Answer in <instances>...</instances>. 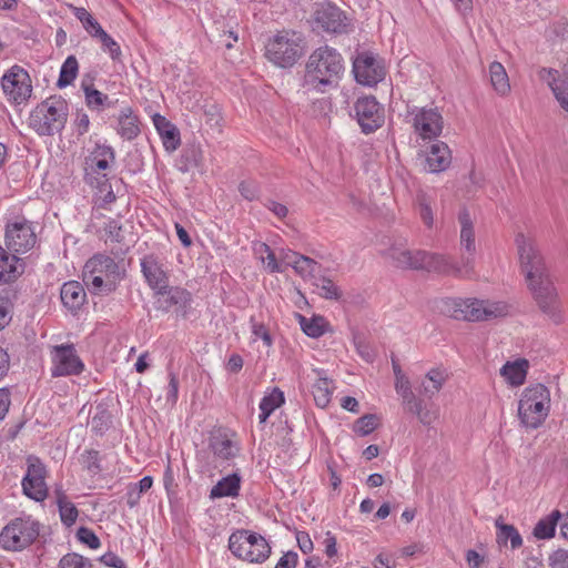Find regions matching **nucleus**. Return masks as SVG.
<instances>
[{
    "label": "nucleus",
    "mask_w": 568,
    "mask_h": 568,
    "mask_svg": "<svg viewBox=\"0 0 568 568\" xmlns=\"http://www.w3.org/2000/svg\"><path fill=\"white\" fill-rule=\"evenodd\" d=\"M490 83L494 90L505 95L510 91L509 79L504 65L497 61H494L489 65Z\"/></svg>",
    "instance_id": "nucleus-32"
},
{
    "label": "nucleus",
    "mask_w": 568,
    "mask_h": 568,
    "mask_svg": "<svg viewBox=\"0 0 568 568\" xmlns=\"http://www.w3.org/2000/svg\"><path fill=\"white\" fill-rule=\"evenodd\" d=\"M353 72L358 83L373 87L385 78V67L381 59L371 52L359 53L353 62Z\"/></svg>",
    "instance_id": "nucleus-13"
},
{
    "label": "nucleus",
    "mask_w": 568,
    "mask_h": 568,
    "mask_svg": "<svg viewBox=\"0 0 568 568\" xmlns=\"http://www.w3.org/2000/svg\"><path fill=\"white\" fill-rule=\"evenodd\" d=\"M314 285L323 298L337 301L342 296L339 287L328 277H318Z\"/></svg>",
    "instance_id": "nucleus-40"
},
{
    "label": "nucleus",
    "mask_w": 568,
    "mask_h": 568,
    "mask_svg": "<svg viewBox=\"0 0 568 568\" xmlns=\"http://www.w3.org/2000/svg\"><path fill=\"white\" fill-rule=\"evenodd\" d=\"M1 87L8 99L17 104L26 101L32 92L30 75L19 65L11 67L2 75Z\"/></svg>",
    "instance_id": "nucleus-12"
},
{
    "label": "nucleus",
    "mask_w": 568,
    "mask_h": 568,
    "mask_svg": "<svg viewBox=\"0 0 568 568\" xmlns=\"http://www.w3.org/2000/svg\"><path fill=\"white\" fill-rule=\"evenodd\" d=\"M452 162V154L448 145L437 141L433 143L426 155L427 170L430 173H439L448 169Z\"/></svg>",
    "instance_id": "nucleus-22"
},
{
    "label": "nucleus",
    "mask_w": 568,
    "mask_h": 568,
    "mask_svg": "<svg viewBox=\"0 0 568 568\" xmlns=\"http://www.w3.org/2000/svg\"><path fill=\"white\" fill-rule=\"evenodd\" d=\"M298 555L295 551L285 552L277 561L275 568H296Z\"/></svg>",
    "instance_id": "nucleus-61"
},
{
    "label": "nucleus",
    "mask_w": 568,
    "mask_h": 568,
    "mask_svg": "<svg viewBox=\"0 0 568 568\" xmlns=\"http://www.w3.org/2000/svg\"><path fill=\"white\" fill-rule=\"evenodd\" d=\"M52 362L51 372L54 377L79 375L84 367L73 345L54 346Z\"/></svg>",
    "instance_id": "nucleus-15"
},
{
    "label": "nucleus",
    "mask_w": 568,
    "mask_h": 568,
    "mask_svg": "<svg viewBox=\"0 0 568 568\" xmlns=\"http://www.w3.org/2000/svg\"><path fill=\"white\" fill-rule=\"evenodd\" d=\"M399 395L402 397L403 404L405 405L407 410L410 413H413L415 409H417L419 407L420 404H423V400L418 399L415 396L412 388L400 393Z\"/></svg>",
    "instance_id": "nucleus-59"
},
{
    "label": "nucleus",
    "mask_w": 568,
    "mask_h": 568,
    "mask_svg": "<svg viewBox=\"0 0 568 568\" xmlns=\"http://www.w3.org/2000/svg\"><path fill=\"white\" fill-rule=\"evenodd\" d=\"M353 111L362 132L365 134L375 132L384 124V108L373 95L358 98L354 103Z\"/></svg>",
    "instance_id": "nucleus-10"
},
{
    "label": "nucleus",
    "mask_w": 568,
    "mask_h": 568,
    "mask_svg": "<svg viewBox=\"0 0 568 568\" xmlns=\"http://www.w3.org/2000/svg\"><path fill=\"white\" fill-rule=\"evenodd\" d=\"M58 568H92V564L77 552H69L60 559Z\"/></svg>",
    "instance_id": "nucleus-46"
},
{
    "label": "nucleus",
    "mask_w": 568,
    "mask_h": 568,
    "mask_svg": "<svg viewBox=\"0 0 568 568\" xmlns=\"http://www.w3.org/2000/svg\"><path fill=\"white\" fill-rule=\"evenodd\" d=\"M118 132L122 138L126 140H133L139 135V120L138 116L132 113L131 108H125L122 110L119 118Z\"/></svg>",
    "instance_id": "nucleus-31"
},
{
    "label": "nucleus",
    "mask_w": 568,
    "mask_h": 568,
    "mask_svg": "<svg viewBox=\"0 0 568 568\" xmlns=\"http://www.w3.org/2000/svg\"><path fill=\"white\" fill-rule=\"evenodd\" d=\"M36 244V234L31 224L26 221L8 223L6 227V245L13 253H26Z\"/></svg>",
    "instance_id": "nucleus-14"
},
{
    "label": "nucleus",
    "mask_w": 568,
    "mask_h": 568,
    "mask_svg": "<svg viewBox=\"0 0 568 568\" xmlns=\"http://www.w3.org/2000/svg\"><path fill=\"white\" fill-rule=\"evenodd\" d=\"M85 283L94 294H109L116 288V282L114 278L104 280L102 275H94L91 281L88 278Z\"/></svg>",
    "instance_id": "nucleus-42"
},
{
    "label": "nucleus",
    "mask_w": 568,
    "mask_h": 568,
    "mask_svg": "<svg viewBox=\"0 0 568 568\" xmlns=\"http://www.w3.org/2000/svg\"><path fill=\"white\" fill-rule=\"evenodd\" d=\"M114 160L115 155L111 146L97 144L91 154L85 159V181L93 184V174L106 170Z\"/></svg>",
    "instance_id": "nucleus-17"
},
{
    "label": "nucleus",
    "mask_w": 568,
    "mask_h": 568,
    "mask_svg": "<svg viewBox=\"0 0 568 568\" xmlns=\"http://www.w3.org/2000/svg\"><path fill=\"white\" fill-rule=\"evenodd\" d=\"M551 568H568V550L557 549L548 558Z\"/></svg>",
    "instance_id": "nucleus-55"
},
{
    "label": "nucleus",
    "mask_w": 568,
    "mask_h": 568,
    "mask_svg": "<svg viewBox=\"0 0 568 568\" xmlns=\"http://www.w3.org/2000/svg\"><path fill=\"white\" fill-rule=\"evenodd\" d=\"M262 250L267 254L265 258H263L264 262H266V268L271 273H281L283 272L281 265L277 263L276 256L274 252L271 250V247L267 244H262Z\"/></svg>",
    "instance_id": "nucleus-56"
},
{
    "label": "nucleus",
    "mask_w": 568,
    "mask_h": 568,
    "mask_svg": "<svg viewBox=\"0 0 568 568\" xmlns=\"http://www.w3.org/2000/svg\"><path fill=\"white\" fill-rule=\"evenodd\" d=\"M55 497L61 521L68 527L72 526L79 515L77 507L69 501L67 495L61 489H55Z\"/></svg>",
    "instance_id": "nucleus-34"
},
{
    "label": "nucleus",
    "mask_w": 568,
    "mask_h": 568,
    "mask_svg": "<svg viewBox=\"0 0 568 568\" xmlns=\"http://www.w3.org/2000/svg\"><path fill=\"white\" fill-rule=\"evenodd\" d=\"M85 31L94 38H98L101 31H104L100 23L92 17V14L82 23Z\"/></svg>",
    "instance_id": "nucleus-63"
},
{
    "label": "nucleus",
    "mask_w": 568,
    "mask_h": 568,
    "mask_svg": "<svg viewBox=\"0 0 568 568\" xmlns=\"http://www.w3.org/2000/svg\"><path fill=\"white\" fill-rule=\"evenodd\" d=\"M386 255L402 270L434 272L444 275L467 276L470 274L469 257L464 258V268L456 266L448 256L424 250L390 246Z\"/></svg>",
    "instance_id": "nucleus-2"
},
{
    "label": "nucleus",
    "mask_w": 568,
    "mask_h": 568,
    "mask_svg": "<svg viewBox=\"0 0 568 568\" xmlns=\"http://www.w3.org/2000/svg\"><path fill=\"white\" fill-rule=\"evenodd\" d=\"M68 103L61 97H50L39 103L29 116V125L39 135L60 133L68 121Z\"/></svg>",
    "instance_id": "nucleus-4"
},
{
    "label": "nucleus",
    "mask_w": 568,
    "mask_h": 568,
    "mask_svg": "<svg viewBox=\"0 0 568 568\" xmlns=\"http://www.w3.org/2000/svg\"><path fill=\"white\" fill-rule=\"evenodd\" d=\"M300 324L302 331L312 338H318L324 335L329 326L328 322L320 315L312 318L300 315Z\"/></svg>",
    "instance_id": "nucleus-35"
},
{
    "label": "nucleus",
    "mask_w": 568,
    "mask_h": 568,
    "mask_svg": "<svg viewBox=\"0 0 568 568\" xmlns=\"http://www.w3.org/2000/svg\"><path fill=\"white\" fill-rule=\"evenodd\" d=\"M561 518L559 510L551 511L545 518H541L534 528V536L537 539H549L555 536L556 526L558 520Z\"/></svg>",
    "instance_id": "nucleus-33"
},
{
    "label": "nucleus",
    "mask_w": 568,
    "mask_h": 568,
    "mask_svg": "<svg viewBox=\"0 0 568 568\" xmlns=\"http://www.w3.org/2000/svg\"><path fill=\"white\" fill-rule=\"evenodd\" d=\"M528 361L520 358L515 362H507L500 368V375L513 386L523 385L527 375Z\"/></svg>",
    "instance_id": "nucleus-28"
},
{
    "label": "nucleus",
    "mask_w": 568,
    "mask_h": 568,
    "mask_svg": "<svg viewBox=\"0 0 568 568\" xmlns=\"http://www.w3.org/2000/svg\"><path fill=\"white\" fill-rule=\"evenodd\" d=\"M141 270L152 290L161 292L168 288L169 277L154 255H146L142 258Z\"/></svg>",
    "instance_id": "nucleus-20"
},
{
    "label": "nucleus",
    "mask_w": 568,
    "mask_h": 568,
    "mask_svg": "<svg viewBox=\"0 0 568 568\" xmlns=\"http://www.w3.org/2000/svg\"><path fill=\"white\" fill-rule=\"evenodd\" d=\"M458 221L460 223V245L473 256L476 252L475 232L473 220L467 209H463L458 213Z\"/></svg>",
    "instance_id": "nucleus-27"
},
{
    "label": "nucleus",
    "mask_w": 568,
    "mask_h": 568,
    "mask_svg": "<svg viewBox=\"0 0 568 568\" xmlns=\"http://www.w3.org/2000/svg\"><path fill=\"white\" fill-rule=\"evenodd\" d=\"M98 39L102 48L106 50L113 60H119L121 57V49L116 41H114L105 31H101Z\"/></svg>",
    "instance_id": "nucleus-51"
},
{
    "label": "nucleus",
    "mask_w": 568,
    "mask_h": 568,
    "mask_svg": "<svg viewBox=\"0 0 568 568\" xmlns=\"http://www.w3.org/2000/svg\"><path fill=\"white\" fill-rule=\"evenodd\" d=\"M153 123L162 139V143L165 150L170 152L175 151L181 144L180 132L178 128L172 124L165 116L159 113L153 115Z\"/></svg>",
    "instance_id": "nucleus-23"
},
{
    "label": "nucleus",
    "mask_w": 568,
    "mask_h": 568,
    "mask_svg": "<svg viewBox=\"0 0 568 568\" xmlns=\"http://www.w3.org/2000/svg\"><path fill=\"white\" fill-rule=\"evenodd\" d=\"M17 262L16 255H8L6 262L0 263V284L9 283L17 277Z\"/></svg>",
    "instance_id": "nucleus-48"
},
{
    "label": "nucleus",
    "mask_w": 568,
    "mask_h": 568,
    "mask_svg": "<svg viewBox=\"0 0 568 568\" xmlns=\"http://www.w3.org/2000/svg\"><path fill=\"white\" fill-rule=\"evenodd\" d=\"M521 272L539 310L554 323L562 321L557 290L550 276L549 266L537 243L523 233L515 239Z\"/></svg>",
    "instance_id": "nucleus-1"
},
{
    "label": "nucleus",
    "mask_w": 568,
    "mask_h": 568,
    "mask_svg": "<svg viewBox=\"0 0 568 568\" xmlns=\"http://www.w3.org/2000/svg\"><path fill=\"white\" fill-rule=\"evenodd\" d=\"M60 297L62 304L71 312L80 310L84 304L87 293L80 282L70 281L65 282L60 290Z\"/></svg>",
    "instance_id": "nucleus-24"
},
{
    "label": "nucleus",
    "mask_w": 568,
    "mask_h": 568,
    "mask_svg": "<svg viewBox=\"0 0 568 568\" xmlns=\"http://www.w3.org/2000/svg\"><path fill=\"white\" fill-rule=\"evenodd\" d=\"M333 382L326 377H320L313 385V396L316 405L321 408H325L332 398L333 394Z\"/></svg>",
    "instance_id": "nucleus-38"
},
{
    "label": "nucleus",
    "mask_w": 568,
    "mask_h": 568,
    "mask_svg": "<svg viewBox=\"0 0 568 568\" xmlns=\"http://www.w3.org/2000/svg\"><path fill=\"white\" fill-rule=\"evenodd\" d=\"M538 75L551 89L560 106L568 112V77L558 70L547 68H541Z\"/></svg>",
    "instance_id": "nucleus-18"
},
{
    "label": "nucleus",
    "mask_w": 568,
    "mask_h": 568,
    "mask_svg": "<svg viewBox=\"0 0 568 568\" xmlns=\"http://www.w3.org/2000/svg\"><path fill=\"white\" fill-rule=\"evenodd\" d=\"M82 464L92 474H98L102 470L100 465V454L98 450L90 449L82 454Z\"/></svg>",
    "instance_id": "nucleus-50"
},
{
    "label": "nucleus",
    "mask_w": 568,
    "mask_h": 568,
    "mask_svg": "<svg viewBox=\"0 0 568 568\" xmlns=\"http://www.w3.org/2000/svg\"><path fill=\"white\" fill-rule=\"evenodd\" d=\"M239 191L241 195L248 201L257 199L260 193L258 185L254 181H242L239 185Z\"/></svg>",
    "instance_id": "nucleus-54"
},
{
    "label": "nucleus",
    "mask_w": 568,
    "mask_h": 568,
    "mask_svg": "<svg viewBox=\"0 0 568 568\" xmlns=\"http://www.w3.org/2000/svg\"><path fill=\"white\" fill-rule=\"evenodd\" d=\"M105 234L111 242L121 243L124 239L122 225L116 220H110L104 227Z\"/></svg>",
    "instance_id": "nucleus-53"
},
{
    "label": "nucleus",
    "mask_w": 568,
    "mask_h": 568,
    "mask_svg": "<svg viewBox=\"0 0 568 568\" xmlns=\"http://www.w3.org/2000/svg\"><path fill=\"white\" fill-rule=\"evenodd\" d=\"M209 447L215 457L223 460L235 457L239 452L236 445L226 435L222 434L213 435L210 438Z\"/></svg>",
    "instance_id": "nucleus-29"
},
{
    "label": "nucleus",
    "mask_w": 568,
    "mask_h": 568,
    "mask_svg": "<svg viewBox=\"0 0 568 568\" xmlns=\"http://www.w3.org/2000/svg\"><path fill=\"white\" fill-rule=\"evenodd\" d=\"M508 540H510L513 549L519 548L523 545V538L513 525L501 527V532L497 534V542L499 545H506Z\"/></svg>",
    "instance_id": "nucleus-43"
},
{
    "label": "nucleus",
    "mask_w": 568,
    "mask_h": 568,
    "mask_svg": "<svg viewBox=\"0 0 568 568\" xmlns=\"http://www.w3.org/2000/svg\"><path fill=\"white\" fill-rule=\"evenodd\" d=\"M447 373L440 368H433L426 374V378L430 384H426V382L422 383V393L427 397H433L437 394L444 383L447 379Z\"/></svg>",
    "instance_id": "nucleus-36"
},
{
    "label": "nucleus",
    "mask_w": 568,
    "mask_h": 568,
    "mask_svg": "<svg viewBox=\"0 0 568 568\" xmlns=\"http://www.w3.org/2000/svg\"><path fill=\"white\" fill-rule=\"evenodd\" d=\"M354 344L358 354L366 361L372 362L374 359V352L372 348L365 343L362 336H354Z\"/></svg>",
    "instance_id": "nucleus-58"
},
{
    "label": "nucleus",
    "mask_w": 568,
    "mask_h": 568,
    "mask_svg": "<svg viewBox=\"0 0 568 568\" xmlns=\"http://www.w3.org/2000/svg\"><path fill=\"white\" fill-rule=\"evenodd\" d=\"M111 415L105 408H97L91 419V428L98 435H103L110 427Z\"/></svg>",
    "instance_id": "nucleus-44"
},
{
    "label": "nucleus",
    "mask_w": 568,
    "mask_h": 568,
    "mask_svg": "<svg viewBox=\"0 0 568 568\" xmlns=\"http://www.w3.org/2000/svg\"><path fill=\"white\" fill-rule=\"evenodd\" d=\"M377 426V416L374 414H366L358 418L354 424V432L361 436L371 434Z\"/></svg>",
    "instance_id": "nucleus-49"
},
{
    "label": "nucleus",
    "mask_w": 568,
    "mask_h": 568,
    "mask_svg": "<svg viewBox=\"0 0 568 568\" xmlns=\"http://www.w3.org/2000/svg\"><path fill=\"white\" fill-rule=\"evenodd\" d=\"M241 489V476L233 473L220 479L210 491V498L237 497Z\"/></svg>",
    "instance_id": "nucleus-26"
},
{
    "label": "nucleus",
    "mask_w": 568,
    "mask_h": 568,
    "mask_svg": "<svg viewBox=\"0 0 568 568\" xmlns=\"http://www.w3.org/2000/svg\"><path fill=\"white\" fill-rule=\"evenodd\" d=\"M450 301L452 315L456 320L468 322L490 321L509 313L505 302H490L477 298H447Z\"/></svg>",
    "instance_id": "nucleus-5"
},
{
    "label": "nucleus",
    "mask_w": 568,
    "mask_h": 568,
    "mask_svg": "<svg viewBox=\"0 0 568 568\" xmlns=\"http://www.w3.org/2000/svg\"><path fill=\"white\" fill-rule=\"evenodd\" d=\"M99 560L108 567L126 568L124 560H122L118 555L111 551L102 555L99 558Z\"/></svg>",
    "instance_id": "nucleus-62"
},
{
    "label": "nucleus",
    "mask_w": 568,
    "mask_h": 568,
    "mask_svg": "<svg viewBox=\"0 0 568 568\" xmlns=\"http://www.w3.org/2000/svg\"><path fill=\"white\" fill-rule=\"evenodd\" d=\"M115 199L116 196L106 179L98 183L95 202L99 206L105 207L106 205L113 203Z\"/></svg>",
    "instance_id": "nucleus-45"
},
{
    "label": "nucleus",
    "mask_w": 568,
    "mask_h": 568,
    "mask_svg": "<svg viewBox=\"0 0 568 568\" xmlns=\"http://www.w3.org/2000/svg\"><path fill=\"white\" fill-rule=\"evenodd\" d=\"M344 71L342 55L328 45L314 50L305 64L302 87L307 91L325 92L337 83Z\"/></svg>",
    "instance_id": "nucleus-3"
},
{
    "label": "nucleus",
    "mask_w": 568,
    "mask_h": 568,
    "mask_svg": "<svg viewBox=\"0 0 568 568\" xmlns=\"http://www.w3.org/2000/svg\"><path fill=\"white\" fill-rule=\"evenodd\" d=\"M85 271L91 274L100 273L105 274L106 278H114L115 282L120 278L119 265L115 261L106 255L97 254L91 257L85 264Z\"/></svg>",
    "instance_id": "nucleus-25"
},
{
    "label": "nucleus",
    "mask_w": 568,
    "mask_h": 568,
    "mask_svg": "<svg viewBox=\"0 0 568 568\" xmlns=\"http://www.w3.org/2000/svg\"><path fill=\"white\" fill-rule=\"evenodd\" d=\"M85 95V103L89 109L95 111H103L105 109L114 108L116 100H111L109 95L102 93L93 87L82 83Z\"/></svg>",
    "instance_id": "nucleus-30"
},
{
    "label": "nucleus",
    "mask_w": 568,
    "mask_h": 568,
    "mask_svg": "<svg viewBox=\"0 0 568 568\" xmlns=\"http://www.w3.org/2000/svg\"><path fill=\"white\" fill-rule=\"evenodd\" d=\"M45 476L47 468L40 458L29 456L27 458V473L21 483L24 495L36 501H43L48 497Z\"/></svg>",
    "instance_id": "nucleus-11"
},
{
    "label": "nucleus",
    "mask_w": 568,
    "mask_h": 568,
    "mask_svg": "<svg viewBox=\"0 0 568 568\" xmlns=\"http://www.w3.org/2000/svg\"><path fill=\"white\" fill-rule=\"evenodd\" d=\"M74 123H75V130H77L78 135H83L88 132L89 125H90V120H89L88 114H85L83 112L77 113Z\"/></svg>",
    "instance_id": "nucleus-64"
},
{
    "label": "nucleus",
    "mask_w": 568,
    "mask_h": 568,
    "mask_svg": "<svg viewBox=\"0 0 568 568\" xmlns=\"http://www.w3.org/2000/svg\"><path fill=\"white\" fill-rule=\"evenodd\" d=\"M550 408V393L542 384L527 387L519 400L518 415L526 427L537 428L548 416Z\"/></svg>",
    "instance_id": "nucleus-6"
},
{
    "label": "nucleus",
    "mask_w": 568,
    "mask_h": 568,
    "mask_svg": "<svg viewBox=\"0 0 568 568\" xmlns=\"http://www.w3.org/2000/svg\"><path fill=\"white\" fill-rule=\"evenodd\" d=\"M418 213L427 227H433L434 225V215H433V201L432 199L424 192H419L416 196Z\"/></svg>",
    "instance_id": "nucleus-41"
},
{
    "label": "nucleus",
    "mask_w": 568,
    "mask_h": 568,
    "mask_svg": "<svg viewBox=\"0 0 568 568\" xmlns=\"http://www.w3.org/2000/svg\"><path fill=\"white\" fill-rule=\"evenodd\" d=\"M229 549L235 557L255 564L264 562L271 555V546L263 536L244 529L230 536Z\"/></svg>",
    "instance_id": "nucleus-7"
},
{
    "label": "nucleus",
    "mask_w": 568,
    "mask_h": 568,
    "mask_svg": "<svg viewBox=\"0 0 568 568\" xmlns=\"http://www.w3.org/2000/svg\"><path fill=\"white\" fill-rule=\"evenodd\" d=\"M77 537L82 544L88 545L91 549H97L101 545L100 539L94 531L87 527H80L77 531Z\"/></svg>",
    "instance_id": "nucleus-52"
},
{
    "label": "nucleus",
    "mask_w": 568,
    "mask_h": 568,
    "mask_svg": "<svg viewBox=\"0 0 568 568\" xmlns=\"http://www.w3.org/2000/svg\"><path fill=\"white\" fill-rule=\"evenodd\" d=\"M316 22L326 32L342 33L346 28V17L339 8L333 4L323 6L316 11Z\"/></svg>",
    "instance_id": "nucleus-19"
},
{
    "label": "nucleus",
    "mask_w": 568,
    "mask_h": 568,
    "mask_svg": "<svg viewBox=\"0 0 568 568\" xmlns=\"http://www.w3.org/2000/svg\"><path fill=\"white\" fill-rule=\"evenodd\" d=\"M288 264L293 266L296 273H298L303 277L312 276L314 277L318 263L313 258L301 255L298 253H292L290 256Z\"/></svg>",
    "instance_id": "nucleus-37"
},
{
    "label": "nucleus",
    "mask_w": 568,
    "mask_h": 568,
    "mask_svg": "<svg viewBox=\"0 0 568 568\" xmlns=\"http://www.w3.org/2000/svg\"><path fill=\"white\" fill-rule=\"evenodd\" d=\"M79 63L74 55H69L62 63L57 85L62 89L70 85L77 78Z\"/></svg>",
    "instance_id": "nucleus-39"
},
{
    "label": "nucleus",
    "mask_w": 568,
    "mask_h": 568,
    "mask_svg": "<svg viewBox=\"0 0 568 568\" xmlns=\"http://www.w3.org/2000/svg\"><path fill=\"white\" fill-rule=\"evenodd\" d=\"M296 541H297L298 548L305 555L310 554L314 548L313 541L306 531L297 530L296 531Z\"/></svg>",
    "instance_id": "nucleus-60"
},
{
    "label": "nucleus",
    "mask_w": 568,
    "mask_h": 568,
    "mask_svg": "<svg viewBox=\"0 0 568 568\" xmlns=\"http://www.w3.org/2000/svg\"><path fill=\"white\" fill-rule=\"evenodd\" d=\"M40 534V524L30 516L18 517L7 524L0 534V544L7 550H22L33 544Z\"/></svg>",
    "instance_id": "nucleus-8"
},
{
    "label": "nucleus",
    "mask_w": 568,
    "mask_h": 568,
    "mask_svg": "<svg viewBox=\"0 0 568 568\" xmlns=\"http://www.w3.org/2000/svg\"><path fill=\"white\" fill-rule=\"evenodd\" d=\"M302 52V38L293 31L278 32L266 45L267 59L281 68L294 65Z\"/></svg>",
    "instance_id": "nucleus-9"
},
{
    "label": "nucleus",
    "mask_w": 568,
    "mask_h": 568,
    "mask_svg": "<svg viewBox=\"0 0 568 568\" xmlns=\"http://www.w3.org/2000/svg\"><path fill=\"white\" fill-rule=\"evenodd\" d=\"M179 397V379L172 372L169 373V385L166 393V402L174 405Z\"/></svg>",
    "instance_id": "nucleus-57"
},
{
    "label": "nucleus",
    "mask_w": 568,
    "mask_h": 568,
    "mask_svg": "<svg viewBox=\"0 0 568 568\" xmlns=\"http://www.w3.org/2000/svg\"><path fill=\"white\" fill-rule=\"evenodd\" d=\"M414 129L422 139L437 138L443 131V116L437 109H420L414 116Z\"/></svg>",
    "instance_id": "nucleus-16"
},
{
    "label": "nucleus",
    "mask_w": 568,
    "mask_h": 568,
    "mask_svg": "<svg viewBox=\"0 0 568 568\" xmlns=\"http://www.w3.org/2000/svg\"><path fill=\"white\" fill-rule=\"evenodd\" d=\"M283 403H284V394L280 388L275 387L271 394L265 395L262 398V400L260 403V409L273 413Z\"/></svg>",
    "instance_id": "nucleus-47"
},
{
    "label": "nucleus",
    "mask_w": 568,
    "mask_h": 568,
    "mask_svg": "<svg viewBox=\"0 0 568 568\" xmlns=\"http://www.w3.org/2000/svg\"><path fill=\"white\" fill-rule=\"evenodd\" d=\"M156 294L158 308L164 312H169L173 306L184 308L191 301L190 292L179 286L170 287L168 285V288L156 292Z\"/></svg>",
    "instance_id": "nucleus-21"
}]
</instances>
